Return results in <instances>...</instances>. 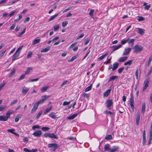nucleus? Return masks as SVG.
<instances>
[{"mask_svg": "<svg viewBox=\"0 0 152 152\" xmlns=\"http://www.w3.org/2000/svg\"><path fill=\"white\" fill-rule=\"evenodd\" d=\"M131 49H132L131 48H125L124 52L123 55H127L129 54Z\"/></svg>", "mask_w": 152, "mask_h": 152, "instance_id": "nucleus-9", "label": "nucleus"}, {"mask_svg": "<svg viewBox=\"0 0 152 152\" xmlns=\"http://www.w3.org/2000/svg\"><path fill=\"white\" fill-rule=\"evenodd\" d=\"M31 68H30V67H28L26 70V71L25 73V74L26 75V74H28L30 72V71L31 69Z\"/></svg>", "mask_w": 152, "mask_h": 152, "instance_id": "nucleus-54", "label": "nucleus"}, {"mask_svg": "<svg viewBox=\"0 0 152 152\" xmlns=\"http://www.w3.org/2000/svg\"><path fill=\"white\" fill-rule=\"evenodd\" d=\"M90 95L89 94L86 93H84L83 94V96L84 98H88L90 97Z\"/></svg>", "mask_w": 152, "mask_h": 152, "instance_id": "nucleus-46", "label": "nucleus"}, {"mask_svg": "<svg viewBox=\"0 0 152 152\" xmlns=\"http://www.w3.org/2000/svg\"><path fill=\"white\" fill-rule=\"evenodd\" d=\"M59 28V25L58 24L54 26V31H57Z\"/></svg>", "mask_w": 152, "mask_h": 152, "instance_id": "nucleus-40", "label": "nucleus"}, {"mask_svg": "<svg viewBox=\"0 0 152 152\" xmlns=\"http://www.w3.org/2000/svg\"><path fill=\"white\" fill-rule=\"evenodd\" d=\"M58 13L52 16L49 19V21H50L54 19L58 15Z\"/></svg>", "mask_w": 152, "mask_h": 152, "instance_id": "nucleus-33", "label": "nucleus"}, {"mask_svg": "<svg viewBox=\"0 0 152 152\" xmlns=\"http://www.w3.org/2000/svg\"><path fill=\"white\" fill-rule=\"evenodd\" d=\"M133 61V60H129V61L125 62L124 64V65H125V66L127 65H130L132 64V62Z\"/></svg>", "mask_w": 152, "mask_h": 152, "instance_id": "nucleus-34", "label": "nucleus"}, {"mask_svg": "<svg viewBox=\"0 0 152 152\" xmlns=\"http://www.w3.org/2000/svg\"><path fill=\"white\" fill-rule=\"evenodd\" d=\"M118 77V76H113L110 77L108 81V82H109L111 81H114L115 79L117 78Z\"/></svg>", "mask_w": 152, "mask_h": 152, "instance_id": "nucleus-22", "label": "nucleus"}, {"mask_svg": "<svg viewBox=\"0 0 152 152\" xmlns=\"http://www.w3.org/2000/svg\"><path fill=\"white\" fill-rule=\"evenodd\" d=\"M39 104L38 103H36L34 104L33 108L32 109L31 113H33L35 112L39 106Z\"/></svg>", "mask_w": 152, "mask_h": 152, "instance_id": "nucleus-8", "label": "nucleus"}, {"mask_svg": "<svg viewBox=\"0 0 152 152\" xmlns=\"http://www.w3.org/2000/svg\"><path fill=\"white\" fill-rule=\"evenodd\" d=\"M42 137H45L47 138L49 137L51 138H54L55 139H58V137L56 135H55L53 133H45L43 135H42Z\"/></svg>", "mask_w": 152, "mask_h": 152, "instance_id": "nucleus-1", "label": "nucleus"}, {"mask_svg": "<svg viewBox=\"0 0 152 152\" xmlns=\"http://www.w3.org/2000/svg\"><path fill=\"white\" fill-rule=\"evenodd\" d=\"M140 114L139 113H137L136 115V121L137 125H138L139 124L140 120Z\"/></svg>", "mask_w": 152, "mask_h": 152, "instance_id": "nucleus-11", "label": "nucleus"}, {"mask_svg": "<svg viewBox=\"0 0 152 152\" xmlns=\"http://www.w3.org/2000/svg\"><path fill=\"white\" fill-rule=\"evenodd\" d=\"M48 87H43L41 90V92H44L47 89Z\"/></svg>", "mask_w": 152, "mask_h": 152, "instance_id": "nucleus-45", "label": "nucleus"}, {"mask_svg": "<svg viewBox=\"0 0 152 152\" xmlns=\"http://www.w3.org/2000/svg\"><path fill=\"white\" fill-rule=\"evenodd\" d=\"M20 53H17V52H15L14 54L13 55L12 58V61H14L16 59V58L18 57L20 54Z\"/></svg>", "mask_w": 152, "mask_h": 152, "instance_id": "nucleus-12", "label": "nucleus"}, {"mask_svg": "<svg viewBox=\"0 0 152 152\" xmlns=\"http://www.w3.org/2000/svg\"><path fill=\"white\" fill-rule=\"evenodd\" d=\"M6 52V50H4L0 54V58H1L3 56Z\"/></svg>", "mask_w": 152, "mask_h": 152, "instance_id": "nucleus-63", "label": "nucleus"}, {"mask_svg": "<svg viewBox=\"0 0 152 152\" xmlns=\"http://www.w3.org/2000/svg\"><path fill=\"white\" fill-rule=\"evenodd\" d=\"M26 30V28H25L20 33H19L18 36V37H21L22 35H23L24 33L25 32Z\"/></svg>", "mask_w": 152, "mask_h": 152, "instance_id": "nucleus-38", "label": "nucleus"}, {"mask_svg": "<svg viewBox=\"0 0 152 152\" xmlns=\"http://www.w3.org/2000/svg\"><path fill=\"white\" fill-rule=\"evenodd\" d=\"M39 78H37L31 79V80H29L28 81V82H34V81H37V80H39Z\"/></svg>", "mask_w": 152, "mask_h": 152, "instance_id": "nucleus-53", "label": "nucleus"}, {"mask_svg": "<svg viewBox=\"0 0 152 152\" xmlns=\"http://www.w3.org/2000/svg\"><path fill=\"white\" fill-rule=\"evenodd\" d=\"M5 107H6L5 106L2 105L0 106V111H3Z\"/></svg>", "mask_w": 152, "mask_h": 152, "instance_id": "nucleus-60", "label": "nucleus"}, {"mask_svg": "<svg viewBox=\"0 0 152 152\" xmlns=\"http://www.w3.org/2000/svg\"><path fill=\"white\" fill-rule=\"evenodd\" d=\"M110 145L108 144H106L104 146V151H108L110 150Z\"/></svg>", "mask_w": 152, "mask_h": 152, "instance_id": "nucleus-24", "label": "nucleus"}, {"mask_svg": "<svg viewBox=\"0 0 152 152\" xmlns=\"http://www.w3.org/2000/svg\"><path fill=\"white\" fill-rule=\"evenodd\" d=\"M146 143V140L145 137H143L142 144L143 145H145Z\"/></svg>", "mask_w": 152, "mask_h": 152, "instance_id": "nucleus-51", "label": "nucleus"}, {"mask_svg": "<svg viewBox=\"0 0 152 152\" xmlns=\"http://www.w3.org/2000/svg\"><path fill=\"white\" fill-rule=\"evenodd\" d=\"M119 64L118 62H116L113 65V67L112 68V70L114 71L118 67Z\"/></svg>", "mask_w": 152, "mask_h": 152, "instance_id": "nucleus-17", "label": "nucleus"}, {"mask_svg": "<svg viewBox=\"0 0 152 152\" xmlns=\"http://www.w3.org/2000/svg\"><path fill=\"white\" fill-rule=\"evenodd\" d=\"M145 110V103H143L142 104V112L143 113H144Z\"/></svg>", "mask_w": 152, "mask_h": 152, "instance_id": "nucleus-28", "label": "nucleus"}, {"mask_svg": "<svg viewBox=\"0 0 152 152\" xmlns=\"http://www.w3.org/2000/svg\"><path fill=\"white\" fill-rule=\"evenodd\" d=\"M92 85V84H91V85H90L89 86L87 87L85 90V92H86L90 90L91 89Z\"/></svg>", "mask_w": 152, "mask_h": 152, "instance_id": "nucleus-31", "label": "nucleus"}, {"mask_svg": "<svg viewBox=\"0 0 152 152\" xmlns=\"http://www.w3.org/2000/svg\"><path fill=\"white\" fill-rule=\"evenodd\" d=\"M32 53L31 52H29L27 56V58H29L31 57Z\"/></svg>", "mask_w": 152, "mask_h": 152, "instance_id": "nucleus-59", "label": "nucleus"}, {"mask_svg": "<svg viewBox=\"0 0 152 152\" xmlns=\"http://www.w3.org/2000/svg\"><path fill=\"white\" fill-rule=\"evenodd\" d=\"M124 67H121L120 68H119L118 69V73L119 74L121 73L122 72V71H123V70H124Z\"/></svg>", "mask_w": 152, "mask_h": 152, "instance_id": "nucleus-41", "label": "nucleus"}, {"mask_svg": "<svg viewBox=\"0 0 152 152\" xmlns=\"http://www.w3.org/2000/svg\"><path fill=\"white\" fill-rule=\"evenodd\" d=\"M136 29L138 30V33L141 35H143L145 33V30L140 28H137Z\"/></svg>", "mask_w": 152, "mask_h": 152, "instance_id": "nucleus-10", "label": "nucleus"}, {"mask_svg": "<svg viewBox=\"0 0 152 152\" xmlns=\"http://www.w3.org/2000/svg\"><path fill=\"white\" fill-rule=\"evenodd\" d=\"M76 58H77L76 56H74L72 57V58H71V59L70 60H68V61L69 62H72V61H73L75 59H76Z\"/></svg>", "mask_w": 152, "mask_h": 152, "instance_id": "nucleus-43", "label": "nucleus"}, {"mask_svg": "<svg viewBox=\"0 0 152 152\" xmlns=\"http://www.w3.org/2000/svg\"><path fill=\"white\" fill-rule=\"evenodd\" d=\"M94 11V10L91 9L90 10V12H89V15L90 16H92L93 14V13Z\"/></svg>", "mask_w": 152, "mask_h": 152, "instance_id": "nucleus-52", "label": "nucleus"}, {"mask_svg": "<svg viewBox=\"0 0 152 152\" xmlns=\"http://www.w3.org/2000/svg\"><path fill=\"white\" fill-rule=\"evenodd\" d=\"M78 113L74 114L69 117H68L67 118L69 120L74 119L78 115Z\"/></svg>", "mask_w": 152, "mask_h": 152, "instance_id": "nucleus-15", "label": "nucleus"}, {"mask_svg": "<svg viewBox=\"0 0 152 152\" xmlns=\"http://www.w3.org/2000/svg\"><path fill=\"white\" fill-rule=\"evenodd\" d=\"M128 40H127H127H124V39L122 40L121 42V44L122 45H124V44H125L127 42Z\"/></svg>", "mask_w": 152, "mask_h": 152, "instance_id": "nucleus-50", "label": "nucleus"}, {"mask_svg": "<svg viewBox=\"0 0 152 152\" xmlns=\"http://www.w3.org/2000/svg\"><path fill=\"white\" fill-rule=\"evenodd\" d=\"M40 39H35L33 41V42H32L33 44L35 45L36 44H37L39 42H40Z\"/></svg>", "mask_w": 152, "mask_h": 152, "instance_id": "nucleus-30", "label": "nucleus"}, {"mask_svg": "<svg viewBox=\"0 0 152 152\" xmlns=\"http://www.w3.org/2000/svg\"><path fill=\"white\" fill-rule=\"evenodd\" d=\"M24 151L26 152H31V150H29L27 148H24Z\"/></svg>", "mask_w": 152, "mask_h": 152, "instance_id": "nucleus-64", "label": "nucleus"}, {"mask_svg": "<svg viewBox=\"0 0 152 152\" xmlns=\"http://www.w3.org/2000/svg\"><path fill=\"white\" fill-rule=\"evenodd\" d=\"M22 15L20 14L19 15V18H17L15 20V22H17L18 21H19L22 18Z\"/></svg>", "mask_w": 152, "mask_h": 152, "instance_id": "nucleus-42", "label": "nucleus"}, {"mask_svg": "<svg viewBox=\"0 0 152 152\" xmlns=\"http://www.w3.org/2000/svg\"><path fill=\"white\" fill-rule=\"evenodd\" d=\"M77 43V42H75L73 43L69 47V49H71L73 48L75 46Z\"/></svg>", "mask_w": 152, "mask_h": 152, "instance_id": "nucleus-44", "label": "nucleus"}, {"mask_svg": "<svg viewBox=\"0 0 152 152\" xmlns=\"http://www.w3.org/2000/svg\"><path fill=\"white\" fill-rule=\"evenodd\" d=\"M109 53L108 52H106L104 54L102 55L98 58V60L100 61L104 59L106 56H107Z\"/></svg>", "mask_w": 152, "mask_h": 152, "instance_id": "nucleus-20", "label": "nucleus"}, {"mask_svg": "<svg viewBox=\"0 0 152 152\" xmlns=\"http://www.w3.org/2000/svg\"><path fill=\"white\" fill-rule=\"evenodd\" d=\"M152 140V133H150L149 139L148 141V145H149L151 143V141Z\"/></svg>", "mask_w": 152, "mask_h": 152, "instance_id": "nucleus-29", "label": "nucleus"}, {"mask_svg": "<svg viewBox=\"0 0 152 152\" xmlns=\"http://www.w3.org/2000/svg\"><path fill=\"white\" fill-rule=\"evenodd\" d=\"M39 128H40V126L38 125H34L32 127V129L33 130H35L36 129H39Z\"/></svg>", "mask_w": 152, "mask_h": 152, "instance_id": "nucleus-47", "label": "nucleus"}, {"mask_svg": "<svg viewBox=\"0 0 152 152\" xmlns=\"http://www.w3.org/2000/svg\"><path fill=\"white\" fill-rule=\"evenodd\" d=\"M130 105L134 104V97L132 93H131L130 94Z\"/></svg>", "mask_w": 152, "mask_h": 152, "instance_id": "nucleus-19", "label": "nucleus"}, {"mask_svg": "<svg viewBox=\"0 0 152 152\" xmlns=\"http://www.w3.org/2000/svg\"><path fill=\"white\" fill-rule=\"evenodd\" d=\"M149 81V79H147L145 80L144 81L145 86L144 87L143 91H144L147 88L148 86Z\"/></svg>", "mask_w": 152, "mask_h": 152, "instance_id": "nucleus-7", "label": "nucleus"}, {"mask_svg": "<svg viewBox=\"0 0 152 152\" xmlns=\"http://www.w3.org/2000/svg\"><path fill=\"white\" fill-rule=\"evenodd\" d=\"M56 113L54 112L50 113L49 115L53 119H56V115H55Z\"/></svg>", "mask_w": 152, "mask_h": 152, "instance_id": "nucleus-18", "label": "nucleus"}, {"mask_svg": "<svg viewBox=\"0 0 152 152\" xmlns=\"http://www.w3.org/2000/svg\"><path fill=\"white\" fill-rule=\"evenodd\" d=\"M50 49V47L49 46L47 47L45 49H44L41 51V53L47 52Z\"/></svg>", "mask_w": 152, "mask_h": 152, "instance_id": "nucleus-23", "label": "nucleus"}, {"mask_svg": "<svg viewBox=\"0 0 152 152\" xmlns=\"http://www.w3.org/2000/svg\"><path fill=\"white\" fill-rule=\"evenodd\" d=\"M18 100L16 99L13 101L10 104V105L11 106H12L14 104H16L18 102Z\"/></svg>", "mask_w": 152, "mask_h": 152, "instance_id": "nucleus-37", "label": "nucleus"}, {"mask_svg": "<svg viewBox=\"0 0 152 152\" xmlns=\"http://www.w3.org/2000/svg\"><path fill=\"white\" fill-rule=\"evenodd\" d=\"M15 130L14 129H8L7 130V131L9 132H11L12 134H13V133H14V131Z\"/></svg>", "mask_w": 152, "mask_h": 152, "instance_id": "nucleus-55", "label": "nucleus"}, {"mask_svg": "<svg viewBox=\"0 0 152 152\" xmlns=\"http://www.w3.org/2000/svg\"><path fill=\"white\" fill-rule=\"evenodd\" d=\"M127 58L128 57L126 56L121 57L119 59L118 61L120 62H123L126 60Z\"/></svg>", "mask_w": 152, "mask_h": 152, "instance_id": "nucleus-21", "label": "nucleus"}, {"mask_svg": "<svg viewBox=\"0 0 152 152\" xmlns=\"http://www.w3.org/2000/svg\"><path fill=\"white\" fill-rule=\"evenodd\" d=\"M12 113V111H8L6 113V116H5L7 120L8 118H10V115Z\"/></svg>", "mask_w": 152, "mask_h": 152, "instance_id": "nucleus-25", "label": "nucleus"}, {"mask_svg": "<svg viewBox=\"0 0 152 152\" xmlns=\"http://www.w3.org/2000/svg\"><path fill=\"white\" fill-rule=\"evenodd\" d=\"M119 148L118 146H115L113 147L112 148L110 149V152H114L116 151Z\"/></svg>", "mask_w": 152, "mask_h": 152, "instance_id": "nucleus-16", "label": "nucleus"}, {"mask_svg": "<svg viewBox=\"0 0 152 152\" xmlns=\"http://www.w3.org/2000/svg\"><path fill=\"white\" fill-rule=\"evenodd\" d=\"M105 139L109 140L112 139V136L111 135L108 134L106 136L105 138Z\"/></svg>", "mask_w": 152, "mask_h": 152, "instance_id": "nucleus-32", "label": "nucleus"}, {"mask_svg": "<svg viewBox=\"0 0 152 152\" xmlns=\"http://www.w3.org/2000/svg\"><path fill=\"white\" fill-rule=\"evenodd\" d=\"M26 75V74L25 73L23 74L22 75H21L20 77L19 78L18 80H20L23 79L24 78Z\"/></svg>", "mask_w": 152, "mask_h": 152, "instance_id": "nucleus-39", "label": "nucleus"}, {"mask_svg": "<svg viewBox=\"0 0 152 152\" xmlns=\"http://www.w3.org/2000/svg\"><path fill=\"white\" fill-rule=\"evenodd\" d=\"M68 24V22L67 21H65V22H63L62 24V25L63 27H65Z\"/></svg>", "mask_w": 152, "mask_h": 152, "instance_id": "nucleus-48", "label": "nucleus"}, {"mask_svg": "<svg viewBox=\"0 0 152 152\" xmlns=\"http://www.w3.org/2000/svg\"><path fill=\"white\" fill-rule=\"evenodd\" d=\"M7 120L5 116L4 115L0 116V121H6Z\"/></svg>", "mask_w": 152, "mask_h": 152, "instance_id": "nucleus-27", "label": "nucleus"}, {"mask_svg": "<svg viewBox=\"0 0 152 152\" xmlns=\"http://www.w3.org/2000/svg\"><path fill=\"white\" fill-rule=\"evenodd\" d=\"M105 113L107 115H112L113 114V113L110 111H105Z\"/></svg>", "mask_w": 152, "mask_h": 152, "instance_id": "nucleus-58", "label": "nucleus"}, {"mask_svg": "<svg viewBox=\"0 0 152 152\" xmlns=\"http://www.w3.org/2000/svg\"><path fill=\"white\" fill-rule=\"evenodd\" d=\"M111 91V89H108L106 91H105L103 93L104 97H107Z\"/></svg>", "mask_w": 152, "mask_h": 152, "instance_id": "nucleus-14", "label": "nucleus"}, {"mask_svg": "<svg viewBox=\"0 0 152 152\" xmlns=\"http://www.w3.org/2000/svg\"><path fill=\"white\" fill-rule=\"evenodd\" d=\"M42 132L39 130H37L33 134V135L35 137H39L42 135Z\"/></svg>", "mask_w": 152, "mask_h": 152, "instance_id": "nucleus-4", "label": "nucleus"}, {"mask_svg": "<svg viewBox=\"0 0 152 152\" xmlns=\"http://www.w3.org/2000/svg\"><path fill=\"white\" fill-rule=\"evenodd\" d=\"M143 48V47L141 46L136 45L134 47V49L135 50L134 52L136 53L140 52L142 50Z\"/></svg>", "mask_w": 152, "mask_h": 152, "instance_id": "nucleus-3", "label": "nucleus"}, {"mask_svg": "<svg viewBox=\"0 0 152 152\" xmlns=\"http://www.w3.org/2000/svg\"><path fill=\"white\" fill-rule=\"evenodd\" d=\"M52 108V106H51L50 107L47 108L46 109V110L45 111V112H44V113L43 114L44 115L46 114L47 113L49 112L51 110V109Z\"/></svg>", "mask_w": 152, "mask_h": 152, "instance_id": "nucleus-26", "label": "nucleus"}, {"mask_svg": "<svg viewBox=\"0 0 152 152\" xmlns=\"http://www.w3.org/2000/svg\"><path fill=\"white\" fill-rule=\"evenodd\" d=\"M122 46L121 44H119L117 46L113 45L110 47V48H113L112 51L111 52V53L117 50Z\"/></svg>", "mask_w": 152, "mask_h": 152, "instance_id": "nucleus-6", "label": "nucleus"}, {"mask_svg": "<svg viewBox=\"0 0 152 152\" xmlns=\"http://www.w3.org/2000/svg\"><path fill=\"white\" fill-rule=\"evenodd\" d=\"M50 129V128L47 127H43L42 128V130L44 132H46Z\"/></svg>", "mask_w": 152, "mask_h": 152, "instance_id": "nucleus-35", "label": "nucleus"}, {"mask_svg": "<svg viewBox=\"0 0 152 152\" xmlns=\"http://www.w3.org/2000/svg\"><path fill=\"white\" fill-rule=\"evenodd\" d=\"M105 103L107 104L106 107L109 108L113 105V103L112 99H108L106 101Z\"/></svg>", "mask_w": 152, "mask_h": 152, "instance_id": "nucleus-5", "label": "nucleus"}, {"mask_svg": "<svg viewBox=\"0 0 152 152\" xmlns=\"http://www.w3.org/2000/svg\"><path fill=\"white\" fill-rule=\"evenodd\" d=\"M48 147L49 148L52 147L51 148V151H54L58 147V145L56 143H50L48 144Z\"/></svg>", "mask_w": 152, "mask_h": 152, "instance_id": "nucleus-2", "label": "nucleus"}, {"mask_svg": "<svg viewBox=\"0 0 152 152\" xmlns=\"http://www.w3.org/2000/svg\"><path fill=\"white\" fill-rule=\"evenodd\" d=\"M42 113V111H40L36 115V118L37 119H38L39 118L40 116L41 115Z\"/></svg>", "mask_w": 152, "mask_h": 152, "instance_id": "nucleus-36", "label": "nucleus"}, {"mask_svg": "<svg viewBox=\"0 0 152 152\" xmlns=\"http://www.w3.org/2000/svg\"><path fill=\"white\" fill-rule=\"evenodd\" d=\"M70 101H69V102H66V101L64 102H63V105H64V106H65V105H66L69 104H70Z\"/></svg>", "mask_w": 152, "mask_h": 152, "instance_id": "nucleus-57", "label": "nucleus"}, {"mask_svg": "<svg viewBox=\"0 0 152 152\" xmlns=\"http://www.w3.org/2000/svg\"><path fill=\"white\" fill-rule=\"evenodd\" d=\"M29 88H28L25 86H24L23 88L22 92V93L24 94V95H25L28 92Z\"/></svg>", "mask_w": 152, "mask_h": 152, "instance_id": "nucleus-13", "label": "nucleus"}, {"mask_svg": "<svg viewBox=\"0 0 152 152\" xmlns=\"http://www.w3.org/2000/svg\"><path fill=\"white\" fill-rule=\"evenodd\" d=\"M72 7H68L67 9H66L65 10H64L63 12L64 13V12H65L68 10H71L72 8Z\"/></svg>", "mask_w": 152, "mask_h": 152, "instance_id": "nucleus-62", "label": "nucleus"}, {"mask_svg": "<svg viewBox=\"0 0 152 152\" xmlns=\"http://www.w3.org/2000/svg\"><path fill=\"white\" fill-rule=\"evenodd\" d=\"M145 18H143L142 16H140L139 17V18L138 19V20L139 21H141L142 20H145Z\"/></svg>", "mask_w": 152, "mask_h": 152, "instance_id": "nucleus-56", "label": "nucleus"}, {"mask_svg": "<svg viewBox=\"0 0 152 152\" xmlns=\"http://www.w3.org/2000/svg\"><path fill=\"white\" fill-rule=\"evenodd\" d=\"M152 60V57H151L149 58V59L148 61V65H147L148 67L149 65L150 64Z\"/></svg>", "mask_w": 152, "mask_h": 152, "instance_id": "nucleus-49", "label": "nucleus"}, {"mask_svg": "<svg viewBox=\"0 0 152 152\" xmlns=\"http://www.w3.org/2000/svg\"><path fill=\"white\" fill-rule=\"evenodd\" d=\"M15 12V11H12L8 15L9 17H10L12 16L14 14Z\"/></svg>", "mask_w": 152, "mask_h": 152, "instance_id": "nucleus-61", "label": "nucleus"}]
</instances>
